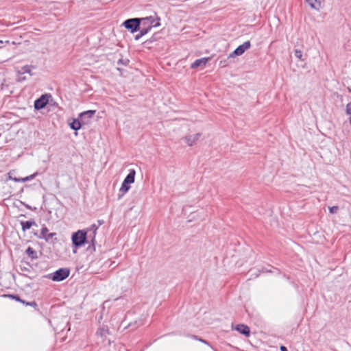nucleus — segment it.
Returning <instances> with one entry per match:
<instances>
[{"instance_id": "b1692460", "label": "nucleus", "mask_w": 351, "mask_h": 351, "mask_svg": "<svg viewBox=\"0 0 351 351\" xmlns=\"http://www.w3.org/2000/svg\"><path fill=\"white\" fill-rule=\"evenodd\" d=\"M294 54H295V56L296 58H298L300 60H302V51H300L299 49H295V52H294Z\"/></svg>"}, {"instance_id": "f257e3e1", "label": "nucleus", "mask_w": 351, "mask_h": 351, "mask_svg": "<svg viewBox=\"0 0 351 351\" xmlns=\"http://www.w3.org/2000/svg\"><path fill=\"white\" fill-rule=\"evenodd\" d=\"M87 232L84 230H80L72 234V243L75 247H79L84 245L86 241Z\"/></svg>"}, {"instance_id": "f8f14e48", "label": "nucleus", "mask_w": 351, "mask_h": 351, "mask_svg": "<svg viewBox=\"0 0 351 351\" xmlns=\"http://www.w3.org/2000/svg\"><path fill=\"white\" fill-rule=\"evenodd\" d=\"M310 7L315 10H319L322 7L323 0H306Z\"/></svg>"}, {"instance_id": "4468645a", "label": "nucleus", "mask_w": 351, "mask_h": 351, "mask_svg": "<svg viewBox=\"0 0 351 351\" xmlns=\"http://www.w3.org/2000/svg\"><path fill=\"white\" fill-rule=\"evenodd\" d=\"M135 175H136L135 170H134V169L130 170V173L125 177V178L124 179L123 181L125 182V184L134 183V179H135Z\"/></svg>"}, {"instance_id": "39448f33", "label": "nucleus", "mask_w": 351, "mask_h": 351, "mask_svg": "<svg viewBox=\"0 0 351 351\" xmlns=\"http://www.w3.org/2000/svg\"><path fill=\"white\" fill-rule=\"evenodd\" d=\"M251 47L250 41L247 40L239 45L233 52L229 54L228 58H234L237 56H241Z\"/></svg>"}, {"instance_id": "f03ea898", "label": "nucleus", "mask_w": 351, "mask_h": 351, "mask_svg": "<svg viewBox=\"0 0 351 351\" xmlns=\"http://www.w3.org/2000/svg\"><path fill=\"white\" fill-rule=\"evenodd\" d=\"M141 27L147 29V33L152 27H156L160 25V18L158 16H150L149 17L141 19Z\"/></svg>"}, {"instance_id": "cd10ccee", "label": "nucleus", "mask_w": 351, "mask_h": 351, "mask_svg": "<svg viewBox=\"0 0 351 351\" xmlns=\"http://www.w3.org/2000/svg\"><path fill=\"white\" fill-rule=\"evenodd\" d=\"M27 305H30V306H36V302H30V303L27 302Z\"/></svg>"}, {"instance_id": "c85d7f7f", "label": "nucleus", "mask_w": 351, "mask_h": 351, "mask_svg": "<svg viewBox=\"0 0 351 351\" xmlns=\"http://www.w3.org/2000/svg\"><path fill=\"white\" fill-rule=\"evenodd\" d=\"M199 341H201L202 342H204V343H208L206 341H204L203 339H199Z\"/></svg>"}, {"instance_id": "c756f323", "label": "nucleus", "mask_w": 351, "mask_h": 351, "mask_svg": "<svg viewBox=\"0 0 351 351\" xmlns=\"http://www.w3.org/2000/svg\"><path fill=\"white\" fill-rule=\"evenodd\" d=\"M349 122H350V125H351V116H350V118H349Z\"/></svg>"}, {"instance_id": "2eb2a0df", "label": "nucleus", "mask_w": 351, "mask_h": 351, "mask_svg": "<svg viewBox=\"0 0 351 351\" xmlns=\"http://www.w3.org/2000/svg\"><path fill=\"white\" fill-rule=\"evenodd\" d=\"M21 225L22 230L24 232L26 231L27 230H29L32 226H37L34 220L21 221Z\"/></svg>"}, {"instance_id": "423d86ee", "label": "nucleus", "mask_w": 351, "mask_h": 351, "mask_svg": "<svg viewBox=\"0 0 351 351\" xmlns=\"http://www.w3.org/2000/svg\"><path fill=\"white\" fill-rule=\"evenodd\" d=\"M70 274V271L66 268H61L56 271L53 274V276L51 279L53 281H62L64 279H66Z\"/></svg>"}, {"instance_id": "0eeeda50", "label": "nucleus", "mask_w": 351, "mask_h": 351, "mask_svg": "<svg viewBox=\"0 0 351 351\" xmlns=\"http://www.w3.org/2000/svg\"><path fill=\"white\" fill-rule=\"evenodd\" d=\"M50 95L45 94L41 95L38 99L34 101V108L36 110H41L44 108L49 102Z\"/></svg>"}, {"instance_id": "4be33fe9", "label": "nucleus", "mask_w": 351, "mask_h": 351, "mask_svg": "<svg viewBox=\"0 0 351 351\" xmlns=\"http://www.w3.org/2000/svg\"><path fill=\"white\" fill-rule=\"evenodd\" d=\"M36 174L37 173H34V174H32L31 176H27V177H25L24 178H22V179H16V178H15L14 180L16 182L21 181L23 182H25L26 181H28V180H32L33 178H34L35 176H36Z\"/></svg>"}, {"instance_id": "bb28decb", "label": "nucleus", "mask_w": 351, "mask_h": 351, "mask_svg": "<svg viewBox=\"0 0 351 351\" xmlns=\"http://www.w3.org/2000/svg\"><path fill=\"white\" fill-rule=\"evenodd\" d=\"M280 350L281 351H288L287 348L284 346H280Z\"/></svg>"}, {"instance_id": "a211bd4d", "label": "nucleus", "mask_w": 351, "mask_h": 351, "mask_svg": "<svg viewBox=\"0 0 351 351\" xmlns=\"http://www.w3.org/2000/svg\"><path fill=\"white\" fill-rule=\"evenodd\" d=\"M31 69H32L31 66L26 65V66L21 67V69L19 70L18 73L19 74L29 73L31 75Z\"/></svg>"}, {"instance_id": "aec40b11", "label": "nucleus", "mask_w": 351, "mask_h": 351, "mask_svg": "<svg viewBox=\"0 0 351 351\" xmlns=\"http://www.w3.org/2000/svg\"><path fill=\"white\" fill-rule=\"evenodd\" d=\"M130 189V184H125V182L123 181L119 191L121 193H122V195H123V194L127 193Z\"/></svg>"}, {"instance_id": "6e6552de", "label": "nucleus", "mask_w": 351, "mask_h": 351, "mask_svg": "<svg viewBox=\"0 0 351 351\" xmlns=\"http://www.w3.org/2000/svg\"><path fill=\"white\" fill-rule=\"evenodd\" d=\"M38 238L45 239L47 242L56 235L55 232L49 233V230L46 226H43L41 229L40 234L38 235L36 233L34 234Z\"/></svg>"}, {"instance_id": "412c9836", "label": "nucleus", "mask_w": 351, "mask_h": 351, "mask_svg": "<svg viewBox=\"0 0 351 351\" xmlns=\"http://www.w3.org/2000/svg\"><path fill=\"white\" fill-rule=\"evenodd\" d=\"M140 29V33L138 34H136L135 36V39L136 40H138L140 38H141L143 36L145 35L146 34H147V29H145V28H142L141 27V28L139 29Z\"/></svg>"}, {"instance_id": "5701e85b", "label": "nucleus", "mask_w": 351, "mask_h": 351, "mask_svg": "<svg viewBox=\"0 0 351 351\" xmlns=\"http://www.w3.org/2000/svg\"><path fill=\"white\" fill-rule=\"evenodd\" d=\"M328 209L331 214H335V213H337V211L339 210V207L337 206H334L332 207H328Z\"/></svg>"}, {"instance_id": "393cba45", "label": "nucleus", "mask_w": 351, "mask_h": 351, "mask_svg": "<svg viewBox=\"0 0 351 351\" xmlns=\"http://www.w3.org/2000/svg\"><path fill=\"white\" fill-rule=\"evenodd\" d=\"M346 110L348 114H351V101L346 105Z\"/></svg>"}, {"instance_id": "9d476101", "label": "nucleus", "mask_w": 351, "mask_h": 351, "mask_svg": "<svg viewBox=\"0 0 351 351\" xmlns=\"http://www.w3.org/2000/svg\"><path fill=\"white\" fill-rule=\"evenodd\" d=\"M209 58H202L200 59L196 60L193 63L191 64V69H197L198 67L204 68L207 62L209 61Z\"/></svg>"}, {"instance_id": "1a4fd4ad", "label": "nucleus", "mask_w": 351, "mask_h": 351, "mask_svg": "<svg viewBox=\"0 0 351 351\" xmlns=\"http://www.w3.org/2000/svg\"><path fill=\"white\" fill-rule=\"evenodd\" d=\"M201 136V133H197L193 135H188L185 136L184 141L189 146H193L196 143Z\"/></svg>"}, {"instance_id": "ddd939ff", "label": "nucleus", "mask_w": 351, "mask_h": 351, "mask_svg": "<svg viewBox=\"0 0 351 351\" xmlns=\"http://www.w3.org/2000/svg\"><path fill=\"white\" fill-rule=\"evenodd\" d=\"M236 330L237 331H239L240 333H241L247 337L250 335V328L246 325L239 324L237 326Z\"/></svg>"}, {"instance_id": "f3484780", "label": "nucleus", "mask_w": 351, "mask_h": 351, "mask_svg": "<svg viewBox=\"0 0 351 351\" xmlns=\"http://www.w3.org/2000/svg\"><path fill=\"white\" fill-rule=\"evenodd\" d=\"M25 252L32 260L38 258L37 252L32 247H28Z\"/></svg>"}, {"instance_id": "6ab92c4d", "label": "nucleus", "mask_w": 351, "mask_h": 351, "mask_svg": "<svg viewBox=\"0 0 351 351\" xmlns=\"http://www.w3.org/2000/svg\"><path fill=\"white\" fill-rule=\"evenodd\" d=\"M107 334H108V329L107 327H101L97 331V335L101 337H105Z\"/></svg>"}, {"instance_id": "a878e982", "label": "nucleus", "mask_w": 351, "mask_h": 351, "mask_svg": "<svg viewBox=\"0 0 351 351\" xmlns=\"http://www.w3.org/2000/svg\"><path fill=\"white\" fill-rule=\"evenodd\" d=\"M13 298L16 299V300H18V301H21L22 302H24L23 301H22L20 298L19 296H13V295H11Z\"/></svg>"}, {"instance_id": "9b49d317", "label": "nucleus", "mask_w": 351, "mask_h": 351, "mask_svg": "<svg viewBox=\"0 0 351 351\" xmlns=\"http://www.w3.org/2000/svg\"><path fill=\"white\" fill-rule=\"evenodd\" d=\"M98 229V226H97L95 224H93L86 231L87 233L90 232L88 237L91 238V242L93 245H94L95 239L96 236V232Z\"/></svg>"}, {"instance_id": "20e7f679", "label": "nucleus", "mask_w": 351, "mask_h": 351, "mask_svg": "<svg viewBox=\"0 0 351 351\" xmlns=\"http://www.w3.org/2000/svg\"><path fill=\"white\" fill-rule=\"evenodd\" d=\"M95 112L96 110H87L80 113L78 117L80 123H82L83 125L90 124V120L94 117Z\"/></svg>"}, {"instance_id": "7ed1b4c3", "label": "nucleus", "mask_w": 351, "mask_h": 351, "mask_svg": "<svg viewBox=\"0 0 351 351\" xmlns=\"http://www.w3.org/2000/svg\"><path fill=\"white\" fill-rule=\"evenodd\" d=\"M123 25L126 29H130L133 33L141 28V19L134 18L128 19L123 23Z\"/></svg>"}, {"instance_id": "dca6fc26", "label": "nucleus", "mask_w": 351, "mask_h": 351, "mask_svg": "<svg viewBox=\"0 0 351 351\" xmlns=\"http://www.w3.org/2000/svg\"><path fill=\"white\" fill-rule=\"evenodd\" d=\"M69 125L71 129L76 131L80 130L82 128V126H83L82 123H80L79 118L73 119V121L69 123Z\"/></svg>"}]
</instances>
